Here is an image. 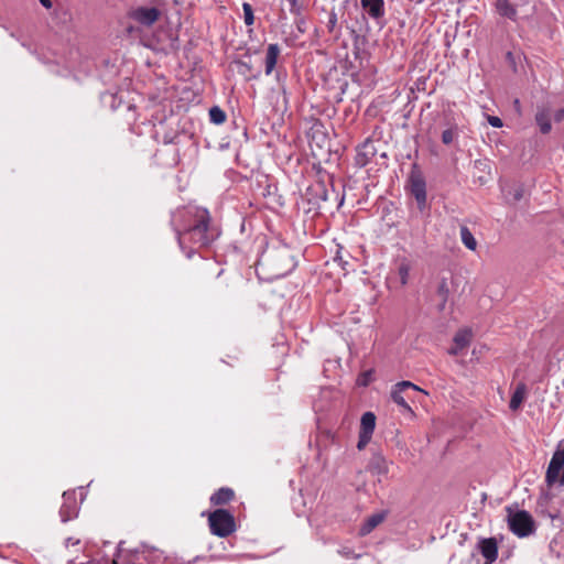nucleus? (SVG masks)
Masks as SVG:
<instances>
[{
  "instance_id": "f257e3e1",
  "label": "nucleus",
  "mask_w": 564,
  "mask_h": 564,
  "mask_svg": "<svg viewBox=\"0 0 564 564\" xmlns=\"http://www.w3.org/2000/svg\"><path fill=\"white\" fill-rule=\"evenodd\" d=\"M194 224L184 231L176 230L180 248L187 258H192L197 248L208 246L216 238V232L210 228L212 217L207 209L196 208L193 214Z\"/></svg>"
},
{
  "instance_id": "f03ea898",
  "label": "nucleus",
  "mask_w": 564,
  "mask_h": 564,
  "mask_svg": "<svg viewBox=\"0 0 564 564\" xmlns=\"http://www.w3.org/2000/svg\"><path fill=\"white\" fill-rule=\"evenodd\" d=\"M507 523L509 530L518 538H527L536 530V524L530 512L520 510L517 506H507Z\"/></svg>"
},
{
  "instance_id": "7ed1b4c3",
  "label": "nucleus",
  "mask_w": 564,
  "mask_h": 564,
  "mask_svg": "<svg viewBox=\"0 0 564 564\" xmlns=\"http://www.w3.org/2000/svg\"><path fill=\"white\" fill-rule=\"evenodd\" d=\"M207 519L210 533L218 538H227L237 530L235 517L227 509L218 508Z\"/></svg>"
},
{
  "instance_id": "20e7f679",
  "label": "nucleus",
  "mask_w": 564,
  "mask_h": 564,
  "mask_svg": "<svg viewBox=\"0 0 564 564\" xmlns=\"http://www.w3.org/2000/svg\"><path fill=\"white\" fill-rule=\"evenodd\" d=\"M264 257L272 264L276 275H284L295 267L291 250L286 246L274 247L268 250Z\"/></svg>"
},
{
  "instance_id": "39448f33",
  "label": "nucleus",
  "mask_w": 564,
  "mask_h": 564,
  "mask_svg": "<svg viewBox=\"0 0 564 564\" xmlns=\"http://www.w3.org/2000/svg\"><path fill=\"white\" fill-rule=\"evenodd\" d=\"M408 186L411 195L415 198L420 212L427 209L426 182L417 164H413L409 174Z\"/></svg>"
},
{
  "instance_id": "423d86ee",
  "label": "nucleus",
  "mask_w": 564,
  "mask_h": 564,
  "mask_svg": "<svg viewBox=\"0 0 564 564\" xmlns=\"http://www.w3.org/2000/svg\"><path fill=\"white\" fill-rule=\"evenodd\" d=\"M453 285V276L452 274H440L435 279L434 292L438 300L437 302V311L443 312L445 310L446 303L449 299L451 289Z\"/></svg>"
},
{
  "instance_id": "0eeeda50",
  "label": "nucleus",
  "mask_w": 564,
  "mask_h": 564,
  "mask_svg": "<svg viewBox=\"0 0 564 564\" xmlns=\"http://www.w3.org/2000/svg\"><path fill=\"white\" fill-rule=\"evenodd\" d=\"M562 468H564V444L560 442L546 469L545 481L549 486L558 480Z\"/></svg>"
},
{
  "instance_id": "6e6552de",
  "label": "nucleus",
  "mask_w": 564,
  "mask_h": 564,
  "mask_svg": "<svg viewBox=\"0 0 564 564\" xmlns=\"http://www.w3.org/2000/svg\"><path fill=\"white\" fill-rule=\"evenodd\" d=\"M408 390L422 391L416 384L410 381H401L393 387L391 391V399L405 412L413 414V411L406 401V398H410L409 395L405 394Z\"/></svg>"
},
{
  "instance_id": "1a4fd4ad",
  "label": "nucleus",
  "mask_w": 564,
  "mask_h": 564,
  "mask_svg": "<svg viewBox=\"0 0 564 564\" xmlns=\"http://www.w3.org/2000/svg\"><path fill=\"white\" fill-rule=\"evenodd\" d=\"M128 17L141 25L150 28L160 19L161 11L154 7H138L130 10Z\"/></svg>"
},
{
  "instance_id": "9d476101",
  "label": "nucleus",
  "mask_w": 564,
  "mask_h": 564,
  "mask_svg": "<svg viewBox=\"0 0 564 564\" xmlns=\"http://www.w3.org/2000/svg\"><path fill=\"white\" fill-rule=\"evenodd\" d=\"M305 196L310 204L319 207L321 202L328 200V191L325 183L317 181L310 185L306 189Z\"/></svg>"
},
{
  "instance_id": "9b49d317",
  "label": "nucleus",
  "mask_w": 564,
  "mask_h": 564,
  "mask_svg": "<svg viewBox=\"0 0 564 564\" xmlns=\"http://www.w3.org/2000/svg\"><path fill=\"white\" fill-rule=\"evenodd\" d=\"M377 149L375 143L367 139L361 145L357 148V153L355 156V164L358 167H365L376 155Z\"/></svg>"
},
{
  "instance_id": "f8f14e48",
  "label": "nucleus",
  "mask_w": 564,
  "mask_h": 564,
  "mask_svg": "<svg viewBox=\"0 0 564 564\" xmlns=\"http://www.w3.org/2000/svg\"><path fill=\"white\" fill-rule=\"evenodd\" d=\"M477 549L485 557V564H492L498 556V543L495 538L480 539Z\"/></svg>"
},
{
  "instance_id": "ddd939ff",
  "label": "nucleus",
  "mask_w": 564,
  "mask_h": 564,
  "mask_svg": "<svg viewBox=\"0 0 564 564\" xmlns=\"http://www.w3.org/2000/svg\"><path fill=\"white\" fill-rule=\"evenodd\" d=\"M473 334L468 328L459 329L454 338V345L448 349V354L452 356L459 355L465 348H467L470 344Z\"/></svg>"
},
{
  "instance_id": "4468645a",
  "label": "nucleus",
  "mask_w": 564,
  "mask_h": 564,
  "mask_svg": "<svg viewBox=\"0 0 564 564\" xmlns=\"http://www.w3.org/2000/svg\"><path fill=\"white\" fill-rule=\"evenodd\" d=\"M360 4L370 18L379 20L384 17L383 0H360Z\"/></svg>"
},
{
  "instance_id": "2eb2a0df",
  "label": "nucleus",
  "mask_w": 564,
  "mask_h": 564,
  "mask_svg": "<svg viewBox=\"0 0 564 564\" xmlns=\"http://www.w3.org/2000/svg\"><path fill=\"white\" fill-rule=\"evenodd\" d=\"M281 48L279 44L271 43L267 47V54L264 59L265 75H270L276 66L278 58L280 56Z\"/></svg>"
},
{
  "instance_id": "dca6fc26",
  "label": "nucleus",
  "mask_w": 564,
  "mask_h": 564,
  "mask_svg": "<svg viewBox=\"0 0 564 564\" xmlns=\"http://www.w3.org/2000/svg\"><path fill=\"white\" fill-rule=\"evenodd\" d=\"M235 498V491L229 487H221L215 491L210 498L212 506H225Z\"/></svg>"
},
{
  "instance_id": "f3484780",
  "label": "nucleus",
  "mask_w": 564,
  "mask_h": 564,
  "mask_svg": "<svg viewBox=\"0 0 564 564\" xmlns=\"http://www.w3.org/2000/svg\"><path fill=\"white\" fill-rule=\"evenodd\" d=\"M535 122L539 126L540 132L547 134L551 129V111L546 107H539L535 113Z\"/></svg>"
},
{
  "instance_id": "a211bd4d",
  "label": "nucleus",
  "mask_w": 564,
  "mask_h": 564,
  "mask_svg": "<svg viewBox=\"0 0 564 564\" xmlns=\"http://www.w3.org/2000/svg\"><path fill=\"white\" fill-rule=\"evenodd\" d=\"M527 393H528L527 384L523 382H519L517 384V387L511 395L510 402H509V408L511 411L516 412L521 408L523 401L527 398Z\"/></svg>"
},
{
  "instance_id": "6ab92c4d",
  "label": "nucleus",
  "mask_w": 564,
  "mask_h": 564,
  "mask_svg": "<svg viewBox=\"0 0 564 564\" xmlns=\"http://www.w3.org/2000/svg\"><path fill=\"white\" fill-rule=\"evenodd\" d=\"M369 469L378 475L388 473V462L381 454H375L369 462Z\"/></svg>"
},
{
  "instance_id": "aec40b11",
  "label": "nucleus",
  "mask_w": 564,
  "mask_h": 564,
  "mask_svg": "<svg viewBox=\"0 0 564 564\" xmlns=\"http://www.w3.org/2000/svg\"><path fill=\"white\" fill-rule=\"evenodd\" d=\"M496 9L498 13L510 20H516L517 10L509 0H496Z\"/></svg>"
},
{
  "instance_id": "412c9836",
  "label": "nucleus",
  "mask_w": 564,
  "mask_h": 564,
  "mask_svg": "<svg viewBox=\"0 0 564 564\" xmlns=\"http://www.w3.org/2000/svg\"><path fill=\"white\" fill-rule=\"evenodd\" d=\"M376 427V415L372 412H365L360 420V433L372 436Z\"/></svg>"
},
{
  "instance_id": "4be33fe9",
  "label": "nucleus",
  "mask_w": 564,
  "mask_h": 564,
  "mask_svg": "<svg viewBox=\"0 0 564 564\" xmlns=\"http://www.w3.org/2000/svg\"><path fill=\"white\" fill-rule=\"evenodd\" d=\"M505 196L510 204H516L523 198V187L521 185H512L503 188Z\"/></svg>"
},
{
  "instance_id": "5701e85b",
  "label": "nucleus",
  "mask_w": 564,
  "mask_h": 564,
  "mask_svg": "<svg viewBox=\"0 0 564 564\" xmlns=\"http://www.w3.org/2000/svg\"><path fill=\"white\" fill-rule=\"evenodd\" d=\"M460 239L465 247L468 248L469 250L476 249L477 241L471 231L466 226L460 227Z\"/></svg>"
},
{
  "instance_id": "b1692460",
  "label": "nucleus",
  "mask_w": 564,
  "mask_h": 564,
  "mask_svg": "<svg viewBox=\"0 0 564 564\" xmlns=\"http://www.w3.org/2000/svg\"><path fill=\"white\" fill-rule=\"evenodd\" d=\"M384 519V516L381 513H376L369 517L364 524L361 531L362 533H369L371 530H373L377 525H379Z\"/></svg>"
},
{
  "instance_id": "393cba45",
  "label": "nucleus",
  "mask_w": 564,
  "mask_h": 564,
  "mask_svg": "<svg viewBox=\"0 0 564 564\" xmlns=\"http://www.w3.org/2000/svg\"><path fill=\"white\" fill-rule=\"evenodd\" d=\"M161 554L158 551H143L138 557V564H158Z\"/></svg>"
},
{
  "instance_id": "a878e982",
  "label": "nucleus",
  "mask_w": 564,
  "mask_h": 564,
  "mask_svg": "<svg viewBox=\"0 0 564 564\" xmlns=\"http://www.w3.org/2000/svg\"><path fill=\"white\" fill-rule=\"evenodd\" d=\"M226 112L218 106H214L209 109V119L215 124H221L226 121Z\"/></svg>"
},
{
  "instance_id": "bb28decb",
  "label": "nucleus",
  "mask_w": 564,
  "mask_h": 564,
  "mask_svg": "<svg viewBox=\"0 0 564 564\" xmlns=\"http://www.w3.org/2000/svg\"><path fill=\"white\" fill-rule=\"evenodd\" d=\"M458 137V127L457 124L449 126L446 130L442 133V142L445 145H449L453 143V141Z\"/></svg>"
},
{
  "instance_id": "cd10ccee",
  "label": "nucleus",
  "mask_w": 564,
  "mask_h": 564,
  "mask_svg": "<svg viewBox=\"0 0 564 564\" xmlns=\"http://www.w3.org/2000/svg\"><path fill=\"white\" fill-rule=\"evenodd\" d=\"M410 263L402 259L398 264V275L400 278V282L402 285H405L408 283L409 273H410Z\"/></svg>"
},
{
  "instance_id": "c85d7f7f",
  "label": "nucleus",
  "mask_w": 564,
  "mask_h": 564,
  "mask_svg": "<svg viewBox=\"0 0 564 564\" xmlns=\"http://www.w3.org/2000/svg\"><path fill=\"white\" fill-rule=\"evenodd\" d=\"M290 4V12L295 17H301L305 7V0H286Z\"/></svg>"
},
{
  "instance_id": "c756f323",
  "label": "nucleus",
  "mask_w": 564,
  "mask_h": 564,
  "mask_svg": "<svg viewBox=\"0 0 564 564\" xmlns=\"http://www.w3.org/2000/svg\"><path fill=\"white\" fill-rule=\"evenodd\" d=\"M242 9H243V20H245L246 25H252L254 22V15H253V9H252L251 4L245 2L242 4Z\"/></svg>"
},
{
  "instance_id": "7c9ffc66",
  "label": "nucleus",
  "mask_w": 564,
  "mask_h": 564,
  "mask_svg": "<svg viewBox=\"0 0 564 564\" xmlns=\"http://www.w3.org/2000/svg\"><path fill=\"white\" fill-rule=\"evenodd\" d=\"M371 437L372 436L359 432V440L357 443V448L359 451L364 449L369 444Z\"/></svg>"
},
{
  "instance_id": "2f4dec72",
  "label": "nucleus",
  "mask_w": 564,
  "mask_h": 564,
  "mask_svg": "<svg viewBox=\"0 0 564 564\" xmlns=\"http://www.w3.org/2000/svg\"><path fill=\"white\" fill-rule=\"evenodd\" d=\"M336 25H337V14L334 11H332L329 13L326 26L329 32H333Z\"/></svg>"
},
{
  "instance_id": "473e14b6",
  "label": "nucleus",
  "mask_w": 564,
  "mask_h": 564,
  "mask_svg": "<svg viewBox=\"0 0 564 564\" xmlns=\"http://www.w3.org/2000/svg\"><path fill=\"white\" fill-rule=\"evenodd\" d=\"M371 378H372V371L371 370L366 371L358 379V383L360 386H368V383L370 382Z\"/></svg>"
},
{
  "instance_id": "72a5a7b5",
  "label": "nucleus",
  "mask_w": 564,
  "mask_h": 564,
  "mask_svg": "<svg viewBox=\"0 0 564 564\" xmlns=\"http://www.w3.org/2000/svg\"><path fill=\"white\" fill-rule=\"evenodd\" d=\"M488 122L494 128H501L503 124L502 120L499 117H495V116H489Z\"/></svg>"
},
{
  "instance_id": "f704fd0d",
  "label": "nucleus",
  "mask_w": 564,
  "mask_h": 564,
  "mask_svg": "<svg viewBox=\"0 0 564 564\" xmlns=\"http://www.w3.org/2000/svg\"><path fill=\"white\" fill-rule=\"evenodd\" d=\"M237 64L239 65L240 69H239V73L240 74H247L249 72H251V65H249L248 63L243 62V61H237Z\"/></svg>"
},
{
  "instance_id": "c9c22d12",
  "label": "nucleus",
  "mask_w": 564,
  "mask_h": 564,
  "mask_svg": "<svg viewBox=\"0 0 564 564\" xmlns=\"http://www.w3.org/2000/svg\"><path fill=\"white\" fill-rule=\"evenodd\" d=\"M554 120L556 122H561L562 120H564V108H560L555 111Z\"/></svg>"
},
{
  "instance_id": "e433bc0d",
  "label": "nucleus",
  "mask_w": 564,
  "mask_h": 564,
  "mask_svg": "<svg viewBox=\"0 0 564 564\" xmlns=\"http://www.w3.org/2000/svg\"><path fill=\"white\" fill-rule=\"evenodd\" d=\"M297 18H299V19H296L297 29L301 32H304V30L302 29L303 28V23H304V19L302 17H297Z\"/></svg>"
},
{
  "instance_id": "4c0bfd02",
  "label": "nucleus",
  "mask_w": 564,
  "mask_h": 564,
  "mask_svg": "<svg viewBox=\"0 0 564 564\" xmlns=\"http://www.w3.org/2000/svg\"><path fill=\"white\" fill-rule=\"evenodd\" d=\"M41 2V4L46 8V9H50L52 7V2L51 0H39Z\"/></svg>"
},
{
  "instance_id": "58836bf2",
  "label": "nucleus",
  "mask_w": 564,
  "mask_h": 564,
  "mask_svg": "<svg viewBox=\"0 0 564 564\" xmlns=\"http://www.w3.org/2000/svg\"><path fill=\"white\" fill-rule=\"evenodd\" d=\"M133 31H134V28H133V26H131V25H130V26H128V28H127V32H128V33H132Z\"/></svg>"
},
{
  "instance_id": "ea45409f",
  "label": "nucleus",
  "mask_w": 564,
  "mask_h": 564,
  "mask_svg": "<svg viewBox=\"0 0 564 564\" xmlns=\"http://www.w3.org/2000/svg\"><path fill=\"white\" fill-rule=\"evenodd\" d=\"M253 78H259L260 77V70H258L256 74H253L252 76Z\"/></svg>"
},
{
  "instance_id": "a19ab883",
  "label": "nucleus",
  "mask_w": 564,
  "mask_h": 564,
  "mask_svg": "<svg viewBox=\"0 0 564 564\" xmlns=\"http://www.w3.org/2000/svg\"><path fill=\"white\" fill-rule=\"evenodd\" d=\"M514 106H516L517 108H519V107H520V101H519L518 99H516V100H514Z\"/></svg>"
}]
</instances>
